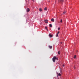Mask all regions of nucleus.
Instances as JSON below:
<instances>
[{"label":"nucleus","mask_w":79,"mask_h":79,"mask_svg":"<svg viewBox=\"0 0 79 79\" xmlns=\"http://www.w3.org/2000/svg\"><path fill=\"white\" fill-rule=\"evenodd\" d=\"M55 60H58V58H56V56H54L53 58H52V61L53 62H55Z\"/></svg>","instance_id":"nucleus-1"},{"label":"nucleus","mask_w":79,"mask_h":79,"mask_svg":"<svg viewBox=\"0 0 79 79\" xmlns=\"http://www.w3.org/2000/svg\"><path fill=\"white\" fill-rule=\"evenodd\" d=\"M51 22H52V23H53V22H54V21H55V20L54 19L52 18L51 19Z\"/></svg>","instance_id":"nucleus-2"},{"label":"nucleus","mask_w":79,"mask_h":79,"mask_svg":"<svg viewBox=\"0 0 79 79\" xmlns=\"http://www.w3.org/2000/svg\"><path fill=\"white\" fill-rule=\"evenodd\" d=\"M27 12H29V11H30V9L29 8H28L27 9Z\"/></svg>","instance_id":"nucleus-3"},{"label":"nucleus","mask_w":79,"mask_h":79,"mask_svg":"<svg viewBox=\"0 0 79 79\" xmlns=\"http://www.w3.org/2000/svg\"><path fill=\"white\" fill-rule=\"evenodd\" d=\"M48 20H45L44 21L45 23H47V24H48Z\"/></svg>","instance_id":"nucleus-4"},{"label":"nucleus","mask_w":79,"mask_h":79,"mask_svg":"<svg viewBox=\"0 0 79 79\" xmlns=\"http://www.w3.org/2000/svg\"><path fill=\"white\" fill-rule=\"evenodd\" d=\"M64 2V0H60L58 1V2Z\"/></svg>","instance_id":"nucleus-5"},{"label":"nucleus","mask_w":79,"mask_h":79,"mask_svg":"<svg viewBox=\"0 0 79 79\" xmlns=\"http://www.w3.org/2000/svg\"><path fill=\"white\" fill-rule=\"evenodd\" d=\"M49 36L50 37H53V35H51L50 34H49Z\"/></svg>","instance_id":"nucleus-6"},{"label":"nucleus","mask_w":79,"mask_h":79,"mask_svg":"<svg viewBox=\"0 0 79 79\" xmlns=\"http://www.w3.org/2000/svg\"><path fill=\"white\" fill-rule=\"evenodd\" d=\"M44 10H45V11H47V8L46 7H45L44 9Z\"/></svg>","instance_id":"nucleus-7"},{"label":"nucleus","mask_w":79,"mask_h":79,"mask_svg":"<svg viewBox=\"0 0 79 79\" xmlns=\"http://www.w3.org/2000/svg\"><path fill=\"white\" fill-rule=\"evenodd\" d=\"M49 26L50 27H52V24H49Z\"/></svg>","instance_id":"nucleus-8"},{"label":"nucleus","mask_w":79,"mask_h":79,"mask_svg":"<svg viewBox=\"0 0 79 79\" xmlns=\"http://www.w3.org/2000/svg\"><path fill=\"white\" fill-rule=\"evenodd\" d=\"M49 47L51 49L52 48V46H49Z\"/></svg>","instance_id":"nucleus-9"},{"label":"nucleus","mask_w":79,"mask_h":79,"mask_svg":"<svg viewBox=\"0 0 79 79\" xmlns=\"http://www.w3.org/2000/svg\"><path fill=\"white\" fill-rule=\"evenodd\" d=\"M39 11H42V8H40L39 9Z\"/></svg>","instance_id":"nucleus-10"},{"label":"nucleus","mask_w":79,"mask_h":79,"mask_svg":"<svg viewBox=\"0 0 79 79\" xmlns=\"http://www.w3.org/2000/svg\"><path fill=\"white\" fill-rule=\"evenodd\" d=\"M58 54H59V55H60V51H58Z\"/></svg>","instance_id":"nucleus-11"},{"label":"nucleus","mask_w":79,"mask_h":79,"mask_svg":"<svg viewBox=\"0 0 79 79\" xmlns=\"http://www.w3.org/2000/svg\"><path fill=\"white\" fill-rule=\"evenodd\" d=\"M66 11H65V12H64L63 13V15H64V14H65V13H66Z\"/></svg>","instance_id":"nucleus-12"},{"label":"nucleus","mask_w":79,"mask_h":79,"mask_svg":"<svg viewBox=\"0 0 79 79\" xmlns=\"http://www.w3.org/2000/svg\"><path fill=\"white\" fill-rule=\"evenodd\" d=\"M76 55H75L74 56V58H76Z\"/></svg>","instance_id":"nucleus-13"},{"label":"nucleus","mask_w":79,"mask_h":79,"mask_svg":"<svg viewBox=\"0 0 79 79\" xmlns=\"http://www.w3.org/2000/svg\"><path fill=\"white\" fill-rule=\"evenodd\" d=\"M62 21H63V20L61 19V20H60V23H62Z\"/></svg>","instance_id":"nucleus-14"},{"label":"nucleus","mask_w":79,"mask_h":79,"mask_svg":"<svg viewBox=\"0 0 79 79\" xmlns=\"http://www.w3.org/2000/svg\"><path fill=\"white\" fill-rule=\"evenodd\" d=\"M58 76H61V74L60 73H59L58 74Z\"/></svg>","instance_id":"nucleus-15"},{"label":"nucleus","mask_w":79,"mask_h":79,"mask_svg":"<svg viewBox=\"0 0 79 79\" xmlns=\"http://www.w3.org/2000/svg\"><path fill=\"white\" fill-rule=\"evenodd\" d=\"M58 34H56V37H58Z\"/></svg>","instance_id":"nucleus-16"},{"label":"nucleus","mask_w":79,"mask_h":79,"mask_svg":"<svg viewBox=\"0 0 79 79\" xmlns=\"http://www.w3.org/2000/svg\"><path fill=\"white\" fill-rule=\"evenodd\" d=\"M58 30H60V27H58Z\"/></svg>","instance_id":"nucleus-17"},{"label":"nucleus","mask_w":79,"mask_h":79,"mask_svg":"<svg viewBox=\"0 0 79 79\" xmlns=\"http://www.w3.org/2000/svg\"><path fill=\"white\" fill-rule=\"evenodd\" d=\"M60 33V32L59 31H58L57 33V34H59Z\"/></svg>","instance_id":"nucleus-18"},{"label":"nucleus","mask_w":79,"mask_h":79,"mask_svg":"<svg viewBox=\"0 0 79 79\" xmlns=\"http://www.w3.org/2000/svg\"><path fill=\"white\" fill-rule=\"evenodd\" d=\"M45 29H47V27H45Z\"/></svg>","instance_id":"nucleus-19"},{"label":"nucleus","mask_w":79,"mask_h":79,"mask_svg":"<svg viewBox=\"0 0 79 79\" xmlns=\"http://www.w3.org/2000/svg\"><path fill=\"white\" fill-rule=\"evenodd\" d=\"M74 69H76V67H75V66H74Z\"/></svg>","instance_id":"nucleus-20"},{"label":"nucleus","mask_w":79,"mask_h":79,"mask_svg":"<svg viewBox=\"0 0 79 79\" xmlns=\"http://www.w3.org/2000/svg\"><path fill=\"white\" fill-rule=\"evenodd\" d=\"M47 29V31H48V29Z\"/></svg>","instance_id":"nucleus-21"},{"label":"nucleus","mask_w":79,"mask_h":79,"mask_svg":"<svg viewBox=\"0 0 79 79\" xmlns=\"http://www.w3.org/2000/svg\"><path fill=\"white\" fill-rule=\"evenodd\" d=\"M63 66H64V64H63Z\"/></svg>","instance_id":"nucleus-22"},{"label":"nucleus","mask_w":79,"mask_h":79,"mask_svg":"<svg viewBox=\"0 0 79 79\" xmlns=\"http://www.w3.org/2000/svg\"><path fill=\"white\" fill-rule=\"evenodd\" d=\"M32 1H34V0H32Z\"/></svg>","instance_id":"nucleus-23"},{"label":"nucleus","mask_w":79,"mask_h":79,"mask_svg":"<svg viewBox=\"0 0 79 79\" xmlns=\"http://www.w3.org/2000/svg\"><path fill=\"white\" fill-rule=\"evenodd\" d=\"M61 44H62V43H61Z\"/></svg>","instance_id":"nucleus-24"}]
</instances>
